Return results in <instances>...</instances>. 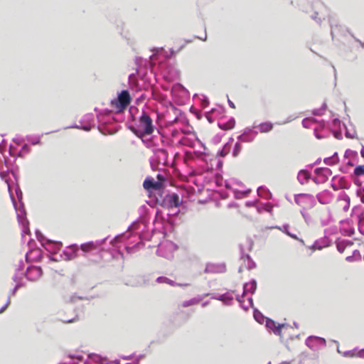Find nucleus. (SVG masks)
<instances>
[{
	"mask_svg": "<svg viewBox=\"0 0 364 364\" xmlns=\"http://www.w3.org/2000/svg\"><path fill=\"white\" fill-rule=\"evenodd\" d=\"M131 131L139 137L151 135L154 131V126L151 118L143 112L139 119V125L137 128L130 127Z\"/></svg>",
	"mask_w": 364,
	"mask_h": 364,
	"instance_id": "obj_1",
	"label": "nucleus"
},
{
	"mask_svg": "<svg viewBox=\"0 0 364 364\" xmlns=\"http://www.w3.org/2000/svg\"><path fill=\"white\" fill-rule=\"evenodd\" d=\"M132 100L129 92L127 90H122L118 95L117 99L112 102V105L117 109L118 112L124 111Z\"/></svg>",
	"mask_w": 364,
	"mask_h": 364,
	"instance_id": "obj_2",
	"label": "nucleus"
},
{
	"mask_svg": "<svg viewBox=\"0 0 364 364\" xmlns=\"http://www.w3.org/2000/svg\"><path fill=\"white\" fill-rule=\"evenodd\" d=\"M266 326L269 329L272 330L275 334L281 335L282 328L284 327V325H280L274 321L267 318L266 319Z\"/></svg>",
	"mask_w": 364,
	"mask_h": 364,
	"instance_id": "obj_3",
	"label": "nucleus"
},
{
	"mask_svg": "<svg viewBox=\"0 0 364 364\" xmlns=\"http://www.w3.org/2000/svg\"><path fill=\"white\" fill-rule=\"evenodd\" d=\"M166 200L167 201L168 207L170 208H178L180 206L179 196L176 193L168 195L166 197Z\"/></svg>",
	"mask_w": 364,
	"mask_h": 364,
	"instance_id": "obj_4",
	"label": "nucleus"
},
{
	"mask_svg": "<svg viewBox=\"0 0 364 364\" xmlns=\"http://www.w3.org/2000/svg\"><path fill=\"white\" fill-rule=\"evenodd\" d=\"M353 245V242L352 241H350L348 240H338L336 246L338 252L341 253H343L346 247H351Z\"/></svg>",
	"mask_w": 364,
	"mask_h": 364,
	"instance_id": "obj_5",
	"label": "nucleus"
},
{
	"mask_svg": "<svg viewBox=\"0 0 364 364\" xmlns=\"http://www.w3.org/2000/svg\"><path fill=\"white\" fill-rule=\"evenodd\" d=\"M235 126V120L232 118L225 122H220L218 124V127L223 130H230Z\"/></svg>",
	"mask_w": 364,
	"mask_h": 364,
	"instance_id": "obj_6",
	"label": "nucleus"
},
{
	"mask_svg": "<svg viewBox=\"0 0 364 364\" xmlns=\"http://www.w3.org/2000/svg\"><path fill=\"white\" fill-rule=\"evenodd\" d=\"M273 127L271 122H264L258 126V129L261 133H267L272 130Z\"/></svg>",
	"mask_w": 364,
	"mask_h": 364,
	"instance_id": "obj_7",
	"label": "nucleus"
},
{
	"mask_svg": "<svg viewBox=\"0 0 364 364\" xmlns=\"http://www.w3.org/2000/svg\"><path fill=\"white\" fill-rule=\"evenodd\" d=\"M143 186L145 189L149 190V189H157L159 188V183L157 182H155L153 179H146L144 181Z\"/></svg>",
	"mask_w": 364,
	"mask_h": 364,
	"instance_id": "obj_8",
	"label": "nucleus"
},
{
	"mask_svg": "<svg viewBox=\"0 0 364 364\" xmlns=\"http://www.w3.org/2000/svg\"><path fill=\"white\" fill-rule=\"evenodd\" d=\"M80 249L85 252H89L97 249L93 242H89L81 245Z\"/></svg>",
	"mask_w": 364,
	"mask_h": 364,
	"instance_id": "obj_9",
	"label": "nucleus"
},
{
	"mask_svg": "<svg viewBox=\"0 0 364 364\" xmlns=\"http://www.w3.org/2000/svg\"><path fill=\"white\" fill-rule=\"evenodd\" d=\"M310 178V173L306 171H301L298 174V179L301 183H306Z\"/></svg>",
	"mask_w": 364,
	"mask_h": 364,
	"instance_id": "obj_10",
	"label": "nucleus"
},
{
	"mask_svg": "<svg viewBox=\"0 0 364 364\" xmlns=\"http://www.w3.org/2000/svg\"><path fill=\"white\" fill-rule=\"evenodd\" d=\"M32 273L37 274L38 277H41L42 274L41 269L37 267H33L29 268L27 271V277H29Z\"/></svg>",
	"mask_w": 364,
	"mask_h": 364,
	"instance_id": "obj_11",
	"label": "nucleus"
},
{
	"mask_svg": "<svg viewBox=\"0 0 364 364\" xmlns=\"http://www.w3.org/2000/svg\"><path fill=\"white\" fill-rule=\"evenodd\" d=\"M156 282L160 284H168L171 286H174L175 283L173 280L166 277H159L156 279Z\"/></svg>",
	"mask_w": 364,
	"mask_h": 364,
	"instance_id": "obj_12",
	"label": "nucleus"
},
{
	"mask_svg": "<svg viewBox=\"0 0 364 364\" xmlns=\"http://www.w3.org/2000/svg\"><path fill=\"white\" fill-rule=\"evenodd\" d=\"M354 174L357 176H360L364 175V164L358 166L354 169Z\"/></svg>",
	"mask_w": 364,
	"mask_h": 364,
	"instance_id": "obj_13",
	"label": "nucleus"
},
{
	"mask_svg": "<svg viewBox=\"0 0 364 364\" xmlns=\"http://www.w3.org/2000/svg\"><path fill=\"white\" fill-rule=\"evenodd\" d=\"M196 304H197V301L196 299H191V300H188V301H183L180 306L181 307H188V306H193V305H195Z\"/></svg>",
	"mask_w": 364,
	"mask_h": 364,
	"instance_id": "obj_14",
	"label": "nucleus"
},
{
	"mask_svg": "<svg viewBox=\"0 0 364 364\" xmlns=\"http://www.w3.org/2000/svg\"><path fill=\"white\" fill-rule=\"evenodd\" d=\"M352 356H356L359 358H364V349L361 350H353L352 352Z\"/></svg>",
	"mask_w": 364,
	"mask_h": 364,
	"instance_id": "obj_15",
	"label": "nucleus"
},
{
	"mask_svg": "<svg viewBox=\"0 0 364 364\" xmlns=\"http://www.w3.org/2000/svg\"><path fill=\"white\" fill-rule=\"evenodd\" d=\"M185 46V44L176 46L171 48V53L172 54L178 53L183 47Z\"/></svg>",
	"mask_w": 364,
	"mask_h": 364,
	"instance_id": "obj_16",
	"label": "nucleus"
},
{
	"mask_svg": "<svg viewBox=\"0 0 364 364\" xmlns=\"http://www.w3.org/2000/svg\"><path fill=\"white\" fill-rule=\"evenodd\" d=\"M316 172L318 173L320 172V171L317 170ZM321 172H322L323 173V175L326 177H328L331 173V170L328 168L321 169Z\"/></svg>",
	"mask_w": 364,
	"mask_h": 364,
	"instance_id": "obj_17",
	"label": "nucleus"
},
{
	"mask_svg": "<svg viewBox=\"0 0 364 364\" xmlns=\"http://www.w3.org/2000/svg\"><path fill=\"white\" fill-rule=\"evenodd\" d=\"M157 153H158L159 154H161V155H163L165 158H166V157H167V151H166V150H164V149H159V150L157 151Z\"/></svg>",
	"mask_w": 364,
	"mask_h": 364,
	"instance_id": "obj_18",
	"label": "nucleus"
},
{
	"mask_svg": "<svg viewBox=\"0 0 364 364\" xmlns=\"http://www.w3.org/2000/svg\"><path fill=\"white\" fill-rule=\"evenodd\" d=\"M254 317L255 318L259 323H261V321L259 320V317H262L261 314L259 313H255L254 314Z\"/></svg>",
	"mask_w": 364,
	"mask_h": 364,
	"instance_id": "obj_19",
	"label": "nucleus"
},
{
	"mask_svg": "<svg viewBox=\"0 0 364 364\" xmlns=\"http://www.w3.org/2000/svg\"><path fill=\"white\" fill-rule=\"evenodd\" d=\"M318 13H316V15L315 16H313L312 18L314 19H315L316 21H318L319 23L321 21V17H318Z\"/></svg>",
	"mask_w": 364,
	"mask_h": 364,
	"instance_id": "obj_20",
	"label": "nucleus"
},
{
	"mask_svg": "<svg viewBox=\"0 0 364 364\" xmlns=\"http://www.w3.org/2000/svg\"><path fill=\"white\" fill-rule=\"evenodd\" d=\"M9 303H10V301H9L6 304V305H5L4 307H2V308H1V309L0 310V313H2V312H3V311H4L7 308V306H9Z\"/></svg>",
	"mask_w": 364,
	"mask_h": 364,
	"instance_id": "obj_21",
	"label": "nucleus"
},
{
	"mask_svg": "<svg viewBox=\"0 0 364 364\" xmlns=\"http://www.w3.org/2000/svg\"><path fill=\"white\" fill-rule=\"evenodd\" d=\"M229 105H230V106L231 107H232V108H235V105H234L231 101H230V100H229Z\"/></svg>",
	"mask_w": 364,
	"mask_h": 364,
	"instance_id": "obj_22",
	"label": "nucleus"
},
{
	"mask_svg": "<svg viewBox=\"0 0 364 364\" xmlns=\"http://www.w3.org/2000/svg\"><path fill=\"white\" fill-rule=\"evenodd\" d=\"M287 234H288L289 236H291V237H293V238H296V235H293L290 234V233H289V232H287Z\"/></svg>",
	"mask_w": 364,
	"mask_h": 364,
	"instance_id": "obj_23",
	"label": "nucleus"
}]
</instances>
